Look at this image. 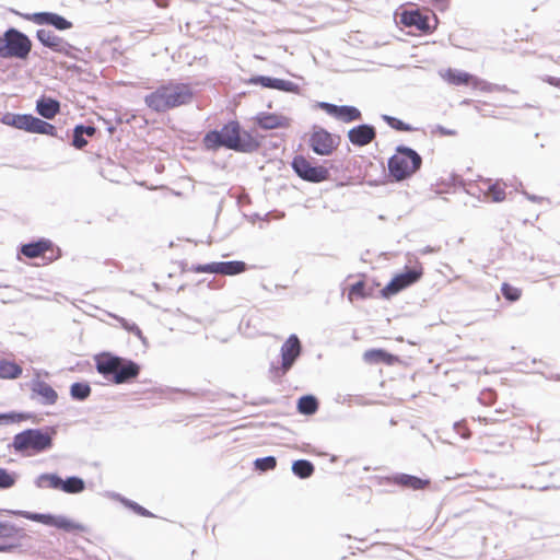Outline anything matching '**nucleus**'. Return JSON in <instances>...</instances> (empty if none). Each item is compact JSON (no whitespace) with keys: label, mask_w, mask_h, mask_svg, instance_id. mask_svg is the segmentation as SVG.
I'll list each match as a JSON object with an SVG mask.
<instances>
[{"label":"nucleus","mask_w":560,"mask_h":560,"mask_svg":"<svg viewBox=\"0 0 560 560\" xmlns=\"http://www.w3.org/2000/svg\"><path fill=\"white\" fill-rule=\"evenodd\" d=\"M485 195L493 202H501L505 199V190L504 187L501 186L500 182L489 184Z\"/></svg>","instance_id":"obj_33"},{"label":"nucleus","mask_w":560,"mask_h":560,"mask_svg":"<svg viewBox=\"0 0 560 560\" xmlns=\"http://www.w3.org/2000/svg\"><path fill=\"white\" fill-rule=\"evenodd\" d=\"M203 144L208 150L224 147L238 152H253L259 143L249 133H241L240 124L230 121L221 130H212L203 137Z\"/></svg>","instance_id":"obj_1"},{"label":"nucleus","mask_w":560,"mask_h":560,"mask_svg":"<svg viewBox=\"0 0 560 560\" xmlns=\"http://www.w3.org/2000/svg\"><path fill=\"white\" fill-rule=\"evenodd\" d=\"M394 482L401 487L410 488L413 490L423 489L427 485H429V480H424L407 474L396 475L394 477Z\"/></svg>","instance_id":"obj_23"},{"label":"nucleus","mask_w":560,"mask_h":560,"mask_svg":"<svg viewBox=\"0 0 560 560\" xmlns=\"http://www.w3.org/2000/svg\"><path fill=\"white\" fill-rule=\"evenodd\" d=\"M308 144L318 155H330L338 147L336 138L319 126L313 127Z\"/></svg>","instance_id":"obj_9"},{"label":"nucleus","mask_w":560,"mask_h":560,"mask_svg":"<svg viewBox=\"0 0 560 560\" xmlns=\"http://www.w3.org/2000/svg\"><path fill=\"white\" fill-rule=\"evenodd\" d=\"M422 275L421 270L409 269L406 272L395 276L392 281L382 290L385 298L397 294L399 291L417 282Z\"/></svg>","instance_id":"obj_11"},{"label":"nucleus","mask_w":560,"mask_h":560,"mask_svg":"<svg viewBox=\"0 0 560 560\" xmlns=\"http://www.w3.org/2000/svg\"><path fill=\"white\" fill-rule=\"evenodd\" d=\"M77 128L80 129V131L83 136L85 135L88 137H93L96 132V129L93 126L79 125V126H77Z\"/></svg>","instance_id":"obj_47"},{"label":"nucleus","mask_w":560,"mask_h":560,"mask_svg":"<svg viewBox=\"0 0 560 560\" xmlns=\"http://www.w3.org/2000/svg\"><path fill=\"white\" fill-rule=\"evenodd\" d=\"M86 144H88L86 139L81 133L80 129H78L75 127L74 130H73L72 145L75 147L77 149H82Z\"/></svg>","instance_id":"obj_43"},{"label":"nucleus","mask_w":560,"mask_h":560,"mask_svg":"<svg viewBox=\"0 0 560 560\" xmlns=\"http://www.w3.org/2000/svg\"><path fill=\"white\" fill-rule=\"evenodd\" d=\"M49 247V242L39 241L36 243H30L22 246L21 252L23 255L30 258H35L44 254Z\"/></svg>","instance_id":"obj_27"},{"label":"nucleus","mask_w":560,"mask_h":560,"mask_svg":"<svg viewBox=\"0 0 560 560\" xmlns=\"http://www.w3.org/2000/svg\"><path fill=\"white\" fill-rule=\"evenodd\" d=\"M96 370L105 378L115 384L127 383L139 375L140 368L137 363L109 353L96 357Z\"/></svg>","instance_id":"obj_3"},{"label":"nucleus","mask_w":560,"mask_h":560,"mask_svg":"<svg viewBox=\"0 0 560 560\" xmlns=\"http://www.w3.org/2000/svg\"><path fill=\"white\" fill-rule=\"evenodd\" d=\"M126 504L141 516H152V514L147 509H144L143 506L139 505L136 502L126 501Z\"/></svg>","instance_id":"obj_46"},{"label":"nucleus","mask_w":560,"mask_h":560,"mask_svg":"<svg viewBox=\"0 0 560 560\" xmlns=\"http://www.w3.org/2000/svg\"><path fill=\"white\" fill-rule=\"evenodd\" d=\"M364 283L359 281L351 285L349 290V299L352 300L354 296L363 298L364 296Z\"/></svg>","instance_id":"obj_44"},{"label":"nucleus","mask_w":560,"mask_h":560,"mask_svg":"<svg viewBox=\"0 0 560 560\" xmlns=\"http://www.w3.org/2000/svg\"><path fill=\"white\" fill-rule=\"evenodd\" d=\"M318 106L319 108L324 109L328 115L343 122H351L354 120H359L361 118V112L353 106H338L327 102H320Z\"/></svg>","instance_id":"obj_14"},{"label":"nucleus","mask_w":560,"mask_h":560,"mask_svg":"<svg viewBox=\"0 0 560 560\" xmlns=\"http://www.w3.org/2000/svg\"><path fill=\"white\" fill-rule=\"evenodd\" d=\"M22 369L14 362L0 360V378H16L21 375Z\"/></svg>","instance_id":"obj_28"},{"label":"nucleus","mask_w":560,"mask_h":560,"mask_svg":"<svg viewBox=\"0 0 560 560\" xmlns=\"http://www.w3.org/2000/svg\"><path fill=\"white\" fill-rule=\"evenodd\" d=\"M292 168L302 179L311 183H320L329 177L328 168L314 166L302 155H298L293 159Z\"/></svg>","instance_id":"obj_8"},{"label":"nucleus","mask_w":560,"mask_h":560,"mask_svg":"<svg viewBox=\"0 0 560 560\" xmlns=\"http://www.w3.org/2000/svg\"><path fill=\"white\" fill-rule=\"evenodd\" d=\"M472 86L476 88V89H480L482 91H487V92H492L494 90H498V86L497 85H493L489 82H486L483 80H480L478 78H475L472 79V82H471Z\"/></svg>","instance_id":"obj_42"},{"label":"nucleus","mask_w":560,"mask_h":560,"mask_svg":"<svg viewBox=\"0 0 560 560\" xmlns=\"http://www.w3.org/2000/svg\"><path fill=\"white\" fill-rule=\"evenodd\" d=\"M12 446L19 453L38 454L52 446V439L39 429H27L13 438Z\"/></svg>","instance_id":"obj_5"},{"label":"nucleus","mask_w":560,"mask_h":560,"mask_svg":"<svg viewBox=\"0 0 560 560\" xmlns=\"http://www.w3.org/2000/svg\"><path fill=\"white\" fill-rule=\"evenodd\" d=\"M35 485L37 488L42 489H57L59 490L61 485V478L56 474H42L36 480Z\"/></svg>","instance_id":"obj_25"},{"label":"nucleus","mask_w":560,"mask_h":560,"mask_svg":"<svg viewBox=\"0 0 560 560\" xmlns=\"http://www.w3.org/2000/svg\"><path fill=\"white\" fill-rule=\"evenodd\" d=\"M12 548H13L12 546L0 545V551H8V550H11Z\"/></svg>","instance_id":"obj_51"},{"label":"nucleus","mask_w":560,"mask_h":560,"mask_svg":"<svg viewBox=\"0 0 560 560\" xmlns=\"http://www.w3.org/2000/svg\"><path fill=\"white\" fill-rule=\"evenodd\" d=\"M60 109V104L58 101L50 98V97H40L36 102V110L37 113L46 118V119H52Z\"/></svg>","instance_id":"obj_20"},{"label":"nucleus","mask_w":560,"mask_h":560,"mask_svg":"<svg viewBox=\"0 0 560 560\" xmlns=\"http://www.w3.org/2000/svg\"><path fill=\"white\" fill-rule=\"evenodd\" d=\"M34 116L26 114H7L2 118V122L15 127L21 130L31 131Z\"/></svg>","instance_id":"obj_21"},{"label":"nucleus","mask_w":560,"mask_h":560,"mask_svg":"<svg viewBox=\"0 0 560 560\" xmlns=\"http://www.w3.org/2000/svg\"><path fill=\"white\" fill-rule=\"evenodd\" d=\"M256 82H259L265 88L276 89L285 92H294L298 90V85L295 83L282 79L261 75L256 79Z\"/></svg>","instance_id":"obj_22"},{"label":"nucleus","mask_w":560,"mask_h":560,"mask_svg":"<svg viewBox=\"0 0 560 560\" xmlns=\"http://www.w3.org/2000/svg\"><path fill=\"white\" fill-rule=\"evenodd\" d=\"M318 409L317 399L314 396L307 395L299 399L298 410L303 415H313Z\"/></svg>","instance_id":"obj_29"},{"label":"nucleus","mask_w":560,"mask_h":560,"mask_svg":"<svg viewBox=\"0 0 560 560\" xmlns=\"http://www.w3.org/2000/svg\"><path fill=\"white\" fill-rule=\"evenodd\" d=\"M363 359L366 363L377 364L381 362L390 364L394 357L382 349H370L363 353Z\"/></svg>","instance_id":"obj_24"},{"label":"nucleus","mask_w":560,"mask_h":560,"mask_svg":"<svg viewBox=\"0 0 560 560\" xmlns=\"http://www.w3.org/2000/svg\"><path fill=\"white\" fill-rule=\"evenodd\" d=\"M18 475L0 467V489H9L16 482Z\"/></svg>","instance_id":"obj_36"},{"label":"nucleus","mask_w":560,"mask_h":560,"mask_svg":"<svg viewBox=\"0 0 560 560\" xmlns=\"http://www.w3.org/2000/svg\"><path fill=\"white\" fill-rule=\"evenodd\" d=\"M18 532L16 527L10 523L0 522V536L2 537H11L15 535Z\"/></svg>","instance_id":"obj_45"},{"label":"nucleus","mask_w":560,"mask_h":560,"mask_svg":"<svg viewBox=\"0 0 560 560\" xmlns=\"http://www.w3.org/2000/svg\"><path fill=\"white\" fill-rule=\"evenodd\" d=\"M524 195H525V196H526V198H527L528 200H530V201L536 202V201L540 200V198H539V197H537V196H535V195H529L528 192H524Z\"/></svg>","instance_id":"obj_49"},{"label":"nucleus","mask_w":560,"mask_h":560,"mask_svg":"<svg viewBox=\"0 0 560 560\" xmlns=\"http://www.w3.org/2000/svg\"><path fill=\"white\" fill-rule=\"evenodd\" d=\"M85 489V483L83 479L72 476L68 477L66 480L61 479V485L59 490L66 493H80Z\"/></svg>","instance_id":"obj_26"},{"label":"nucleus","mask_w":560,"mask_h":560,"mask_svg":"<svg viewBox=\"0 0 560 560\" xmlns=\"http://www.w3.org/2000/svg\"><path fill=\"white\" fill-rule=\"evenodd\" d=\"M440 75L442 77L443 80L453 85L471 84L474 79V77L468 72L451 68L440 71Z\"/></svg>","instance_id":"obj_19"},{"label":"nucleus","mask_w":560,"mask_h":560,"mask_svg":"<svg viewBox=\"0 0 560 560\" xmlns=\"http://www.w3.org/2000/svg\"><path fill=\"white\" fill-rule=\"evenodd\" d=\"M421 164L422 158L415 150L399 145L388 160V171L397 182H400L413 175Z\"/></svg>","instance_id":"obj_4"},{"label":"nucleus","mask_w":560,"mask_h":560,"mask_svg":"<svg viewBox=\"0 0 560 560\" xmlns=\"http://www.w3.org/2000/svg\"><path fill=\"white\" fill-rule=\"evenodd\" d=\"M246 270V264L244 261H222L221 275L234 276Z\"/></svg>","instance_id":"obj_32"},{"label":"nucleus","mask_w":560,"mask_h":560,"mask_svg":"<svg viewBox=\"0 0 560 560\" xmlns=\"http://www.w3.org/2000/svg\"><path fill=\"white\" fill-rule=\"evenodd\" d=\"M36 37L44 46L52 49L54 51L72 57L71 50H73V46L63 40L60 36L56 35L52 31L40 28L37 31Z\"/></svg>","instance_id":"obj_13"},{"label":"nucleus","mask_w":560,"mask_h":560,"mask_svg":"<svg viewBox=\"0 0 560 560\" xmlns=\"http://www.w3.org/2000/svg\"><path fill=\"white\" fill-rule=\"evenodd\" d=\"M16 514L25 517L26 520L42 523L47 526H54L56 528L62 529L67 533H86L89 530L88 526L78 523L71 518H68L65 515H52V514H43V513H32L26 511L15 512Z\"/></svg>","instance_id":"obj_7"},{"label":"nucleus","mask_w":560,"mask_h":560,"mask_svg":"<svg viewBox=\"0 0 560 560\" xmlns=\"http://www.w3.org/2000/svg\"><path fill=\"white\" fill-rule=\"evenodd\" d=\"M292 471L295 476L300 478H308L314 472V466L308 460L299 459L293 463Z\"/></svg>","instance_id":"obj_30"},{"label":"nucleus","mask_w":560,"mask_h":560,"mask_svg":"<svg viewBox=\"0 0 560 560\" xmlns=\"http://www.w3.org/2000/svg\"><path fill=\"white\" fill-rule=\"evenodd\" d=\"M276 465H277V459L273 456H266V457L257 458L255 460L256 469L261 470V471L271 470L276 467Z\"/></svg>","instance_id":"obj_39"},{"label":"nucleus","mask_w":560,"mask_h":560,"mask_svg":"<svg viewBox=\"0 0 560 560\" xmlns=\"http://www.w3.org/2000/svg\"><path fill=\"white\" fill-rule=\"evenodd\" d=\"M32 392L34 395L40 397L43 405H54L57 401V392L44 381H35L32 384Z\"/></svg>","instance_id":"obj_17"},{"label":"nucleus","mask_w":560,"mask_h":560,"mask_svg":"<svg viewBox=\"0 0 560 560\" xmlns=\"http://www.w3.org/2000/svg\"><path fill=\"white\" fill-rule=\"evenodd\" d=\"M23 419L22 415L15 412L0 413V425L19 422Z\"/></svg>","instance_id":"obj_41"},{"label":"nucleus","mask_w":560,"mask_h":560,"mask_svg":"<svg viewBox=\"0 0 560 560\" xmlns=\"http://www.w3.org/2000/svg\"><path fill=\"white\" fill-rule=\"evenodd\" d=\"M301 354V343L295 335H291L281 346V366L273 368L276 376L284 375Z\"/></svg>","instance_id":"obj_10"},{"label":"nucleus","mask_w":560,"mask_h":560,"mask_svg":"<svg viewBox=\"0 0 560 560\" xmlns=\"http://www.w3.org/2000/svg\"><path fill=\"white\" fill-rule=\"evenodd\" d=\"M433 252H434V248H432L430 246H427L423 249H421L422 254H429V253H433Z\"/></svg>","instance_id":"obj_50"},{"label":"nucleus","mask_w":560,"mask_h":560,"mask_svg":"<svg viewBox=\"0 0 560 560\" xmlns=\"http://www.w3.org/2000/svg\"><path fill=\"white\" fill-rule=\"evenodd\" d=\"M20 16L27 21H32L38 25H52L59 31L68 30L72 26L71 22L63 16L51 12H37V13H19Z\"/></svg>","instance_id":"obj_12"},{"label":"nucleus","mask_w":560,"mask_h":560,"mask_svg":"<svg viewBox=\"0 0 560 560\" xmlns=\"http://www.w3.org/2000/svg\"><path fill=\"white\" fill-rule=\"evenodd\" d=\"M32 49L31 39L16 28H9L0 36V57L26 59Z\"/></svg>","instance_id":"obj_6"},{"label":"nucleus","mask_w":560,"mask_h":560,"mask_svg":"<svg viewBox=\"0 0 560 560\" xmlns=\"http://www.w3.org/2000/svg\"><path fill=\"white\" fill-rule=\"evenodd\" d=\"M501 293L506 300L511 302L517 301L522 295L521 289L505 282L501 287Z\"/></svg>","instance_id":"obj_37"},{"label":"nucleus","mask_w":560,"mask_h":560,"mask_svg":"<svg viewBox=\"0 0 560 560\" xmlns=\"http://www.w3.org/2000/svg\"><path fill=\"white\" fill-rule=\"evenodd\" d=\"M375 137V128L371 125H360L348 131L349 141L358 147H364L371 143Z\"/></svg>","instance_id":"obj_15"},{"label":"nucleus","mask_w":560,"mask_h":560,"mask_svg":"<svg viewBox=\"0 0 560 560\" xmlns=\"http://www.w3.org/2000/svg\"><path fill=\"white\" fill-rule=\"evenodd\" d=\"M383 119L394 129L396 130H400V131H410L412 130L411 126L405 124L404 121L395 118V117H392V116H388V115H383Z\"/></svg>","instance_id":"obj_40"},{"label":"nucleus","mask_w":560,"mask_h":560,"mask_svg":"<svg viewBox=\"0 0 560 560\" xmlns=\"http://www.w3.org/2000/svg\"><path fill=\"white\" fill-rule=\"evenodd\" d=\"M438 129L442 135H445V136H454L456 133L455 130H450L442 126H439Z\"/></svg>","instance_id":"obj_48"},{"label":"nucleus","mask_w":560,"mask_h":560,"mask_svg":"<svg viewBox=\"0 0 560 560\" xmlns=\"http://www.w3.org/2000/svg\"><path fill=\"white\" fill-rule=\"evenodd\" d=\"M401 23L406 26H415L423 32L431 28L429 16L422 15L419 11L404 12L401 14Z\"/></svg>","instance_id":"obj_18"},{"label":"nucleus","mask_w":560,"mask_h":560,"mask_svg":"<svg viewBox=\"0 0 560 560\" xmlns=\"http://www.w3.org/2000/svg\"><path fill=\"white\" fill-rule=\"evenodd\" d=\"M256 120L259 127L265 130L288 128L291 124L289 117L271 113H261L256 117Z\"/></svg>","instance_id":"obj_16"},{"label":"nucleus","mask_w":560,"mask_h":560,"mask_svg":"<svg viewBox=\"0 0 560 560\" xmlns=\"http://www.w3.org/2000/svg\"><path fill=\"white\" fill-rule=\"evenodd\" d=\"M33 133L56 136V127L49 122H46L37 117H34L32 122L31 131Z\"/></svg>","instance_id":"obj_31"},{"label":"nucleus","mask_w":560,"mask_h":560,"mask_svg":"<svg viewBox=\"0 0 560 560\" xmlns=\"http://www.w3.org/2000/svg\"><path fill=\"white\" fill-rule=\"evenodd\" d=\"M222 261L219 262H210L205 265H197L192 267V271L197 273L208 272V273H221Z\"/></svg>","instance_id":"obj_38"},{"label":"nucleus","mask_w":560,"mask_h":560,"mask_svg":"<svg viewBox=\"0 0 560 560\" xmlns=\"http://www.w3.org/2000/svg\"><path fill=\"white\" fill-rule=\"evenodd\" d=\"M108 315L110 317H113L114 319H116L120 326L126 329L127 331L129 332H132L135 334L140 340L144 341V337L142 335V331L141 329L137 326V324L135 323H130L128 322L127 319H125L124 317H120L118 315H115V314H112V313H108Z\"/></svg>","instance_id":"obj_35"},{"label":"nucleus","mask_w":560,"mask_h":560,"mask_svg":"<svg viewBox=\"0 0 560 560\" xmlns=\"http://www.w3.org/2000/svg\"><path fill=\"white\" fill-rule=\"evenodd\" d=\"M91 394V387L86 383H73L70 387V395L75 400H84Z\"/></svg>","instance_id":"obj_34"},{"label":"nucleus","mask_w":560,"mask_h":560,"mask_svg":"<svg viewBox=\"0 0 560 560\" xmlns=\"http://www.w3.org/2000/svg\"><path fill=\"white\" fill-rule=\"evenodd\" d=\"M192 95V90L188 84L171 81L145 95L144 103L156 113H165L190 103Z\"/></svg>","instance_id":"obj_2"}]
</instances>
